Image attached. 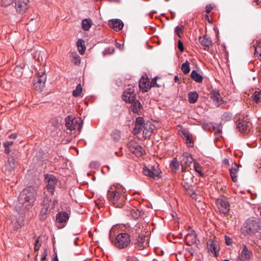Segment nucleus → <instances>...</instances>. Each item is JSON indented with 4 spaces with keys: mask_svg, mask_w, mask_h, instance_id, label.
<instances>
[{
    "mask_svg": "<svg viewBox=\"0 0 261 261\" xmlns=\"http://www.w3.org/2000/svg\"><path fill=\"white\" fill-rule=\"evenodd\" d=\"M10 148H9V147H5V152L6 153L9 154L10 153Z\"/></svg>",
    "mask_w": 261,
    "mask_h": 261,
    "instance_id": "338daca9",
    "label": "nucleus"
},
{
    "mask_svg": "<svg viewBox=\"0 0 261 261\" xmlns=\"http://www.w3.org/2000/svg\"><path fill=\"white\" fill-rule=\"evenodd\" d=\"M153 127L154 126L151 125L150 122L147 121L146 122H145L142 131H143V133L145 135V136H150L153 129Z\"/></svg>",
    "mask_w": 261,
    "mask_h": 261,
    "instance_id": "bb28decb",
    "label": "nucleus"
},
{
    "mask_svg": "<svg viewBox=\"0 0 261 261\" xmlns=\"http://www.w3.org/2000/svg\"><path fill=\"white\" fill-rule=\"evenodd\" d=\"M125 189L120 187L112 191H108V198L115 207H121L124 205L125 195Z\"/></svg>",
    "mask_w": 261,
    "mask_h": 261,
    "instance_id": "f257e3e1",
    "label": "nucleus"
},
{
    "mask_svg": "<svg viewBox=\"0 0 261 261\" xmlns=\"http://www.w3.org/2000/svg\"><path fill=\"white\" fill-rule=\"evenodd\" d=\"M33 199V192L31 188L23 190L20 194L18 200L20 204H23L28 202L31 204V200Z\"/></svg>",
    "mask_w": 261,
    "mask_h": 261,
    "instance_id": "6e6552de",
    "label": "nucleus"
},
{
    "mask_svg": "<svg viewBox=\"0 0 261 261\" xmlns=\"http://www.w3.org/2000/svg\"><path fill=\"white\" fill-rule=\"evenodd\" d=\"M130 233L132 237L141 235L146 236V231L143 224L141 223H137L133 228L130 229Z\"/></svg>",
    "mask_w": 261,
    "mask_h": 261,
    "instance_id": "ddd939ff",
    "label": "nucleus"
},
{
    "mask_svg": "<svg viewBox=\"0 0 261 261\" xmlns=\"http://www.w3.org/2000/svg\"><path fill=\"white\" fill-rule=\"evenodd\" d=\"M122 97L124 100L130 103L136 99L134 89L133 88L126 89L123 93Z\"/></svg>",
    "mask_w": 261,
    "mask_h": 261,
    "instance_id": "f3484780",
    "label": "nucleus"
},
{
    "mask_svg": "<svg viewBox=\"0 0 261 261\" xmlns=\"http://www.w3.org/2000/svg\"><path fill=\"white\" fill-rule=\"evenodd\" d=\"M188 97L189 102L194 103L197 100L198 94L196 91L190 92L188 94Z\"/></svg>",
    "mask_w": 261,
    "mask_h": 261,
    "instance_id": "c756f323",
    "label": "nucleus"
},
{
    "mask_svg": "<svg viewBox=\"0 0 261 261\" xmlns=\"http://www.w3.org/2000/svg\"><path fill=\"white\" fill-rule=\"evenodd\" d=\"M39 238H38L37 239V240H36V242H35V245L34 247V249L35 250H37L39 249V247L40 246V244H39Z\"/></svg>",
    "mask_w": 261,
    "mask_h": 261,
    "instance_id": "5fc2aeb1",
    "label": "nucleus"
},
{
    "mask_svg": "<svg viewBox=\"0 0 261 261\" xmlns=\"http://www.w3.org/2000/svg\"><path fill=\"white\" fill-rule=\"evenodd\" d=\"M199 41L201 45L205 47V49H206V47H209L213 45L211 38L206 35H204L203 37H199Z\"/></svg>",
    "mask_w": 261,
    "mask_h": 261,
    "instance_id": "4be33fe9",
    "label": "nucleus"
},
{
    "mask_svg": "<svg viewBox=\"0 0 261 261\" xmlns=\"http://www.w3.org/2000/svg\"><path fill=\"white\" fill-rule=\"evenodd\" d=\"M174 80L175 82H178L179 81L178 76L177 75H175L174 77Z\"/></svg>",
    "mask_w": 261,
    "mask_h": 261,
    "instance_id": "774afa93",
    "label": "nucleus"
},
{
    "mask_svg": "<svg viewBox=\"0 0 261 261\" xmlns=\"http://www.w3.org/2000/svg\"><path fill=\"white\" fill-rule=\"evenodd\" d=\"M127 146L129 151L137 156H141L144 152L143 148L135 141H130Z\"/></svg>",
    "mask_w": 261,
    "mask_h": 261,
    "instance_id": "1a4fd4ad",
    "label": "nucleus"
},
{
    "mask_svg": "<svg viewBox=\"0 0 261 261\" xmlns=\"http://www.w3.org/2000/svg\"><path fill=\"white\" fill-rule=\"evenodd\" d=\"M213 127L214 128V129L215 131V133H221L222 132V126L221 123H214L213 124Z\"/></svg>",
    "mask_w": 261,
    "mask_h": 261,
    "instance_id": "58836bf2",
    "label": "nucleus"
},
{
    "mask_svg": "<svg viewBox=\"0 0 261 261\" xmlns=\"http://www.w3.org/2000/svg\"><path fill=\"white\" fill-rule=\"evenodd\" d=\"M208 249L212 253H214L215 256H217V252L219 251V247L217 242L212 240H210L207 242Z\"/></svg>",
    "mask_w": 261,
    "mask_h": 261,
    "instance_id": "5701e85b",
    "label": "nucleus"
},
{
    "mask_svg": "<svg viewBox=\"0 0 261 261\" xmlns=\"http://www.w3.org/2000/svg\"><path fill=\"white\" fill-rule=\"evenodd\" d=\"M76 45L79 53L82 55L84 54L86 50L85 41L82 39H79L76 42Z\"/></svg>",
    "mask_w": 261,
    "mask_h": 261,
    "instance_id": "7c9ffc66",
    "label": "nucleus"
},
{
    "mask_svg": "<svg viewBox=\"0 0 261 261\" xmlns=\"http://www.w3.org/2000/svg\"><path fill=\"white\" fill-rule=\"evenodd\" d=\"M29 0H15V8L17 12L23 13L28 8Z\"/></svg>",
    "mask_w": 261,
    "mask_h": 261,
    "instance_id": "4468645a",
    "label": "nucleus"
},
{
    "mask_svg": "<svg viewBox=\"0 0 261 261\" xmlns=\"http://www.w3.org/2000/svg\"><path fill=\"white\" fill-rule=\"evenodd\" d=\"M82 28L85 31H88L92 25V21L91 20L84 19L82 22Z\"/></svg>",
    "mask_w": 261,
    "mask_h": 261,
    "instance_id": "2f4dec72",
    "label": "nucleus"
},
{
    "mask_svg": "<svg viewBox=\"0 0 261 261\" xmlns=\"http://www.w3.org/2000/svg\"><path fill=\"white\" fill-rule=\"evenodd\" d=\"M191 78L196 82L201 83L203 81V76L196 70H193L191 73Z\"/></svg>",
    "mask_w": 261,
    "mask_h": 261,
    "instance_id": "c85d7f7f",
    "label": "nucleus"
},
{
    "mask_svg": "<svg viewBox=\"0 0 261 261\" xmlns=\"http://www.w3.org/2000/svg\"><path fill=\"white\" fill-rule=\"evenodd\" d=\"M44 177L46 183V188L51 194H54L55 186L57 182V178L52 174H46Z\"/></svg>",
    "mask_w": 261,
    "mask_h": 261,
    "instance_id": "9d476101",
    "label": "nucleus"
},
{
    "mask_svg": "<svg viewBox=\"0 0 261 261\" xmlns=\"http://www.w3.org/2000/svg\"><path fill=\"white\" fill-rule=\"evenodd\" d=\"M116 47L119 48L120 49H122L123 45L119 43H116Z\"/></svg>",
    "mask_w": 261,
    "mask_h": 261,
    "instance_id": "69168bd1",
    "label": "nucleus"
},
{
    "mask_svg": "<svg viewBox=\"0 0 261 261\" xmlns=\"http://www.w3.org/2000/svg\"><path fill=\"white\" fill-rule=\"evenodd\" d=\"M139 87L143 92H147L150 89L149 81L146 77L142 76L139 81Z\"/></svg>",
    "mask_w": 261,
    "mask_h": 261,
    "instance_id": "6ab92c4d",
    "label": "nucleus"
},
{
    "mask_svg": "<svg viewBox=\"0 0 261 261\" xmlns=\"http://www.w3.org/2000/svg\"><path fill=\"white\" fill-rule=\"evenodd\" d=\"M260 228V221L258 219L250 218L246 220L242 227V230L245 234L252 235L257 232Z\"/></svg>",
    "mask_w": 261,
    "mask_h": 261,
    "instance_id": "f03ea898",
    "label": "nucleus"
},
{
    "mask_svg": "<svg viewBox=\"0 0 261 261\" xmlns=\"http://www.w3.org/2000/svg\"><path fill=\"white\" fill-rule=\"evenodd\" d=\"M216 204L220 213L226 214L228 213L230 205L227 201L223 199H218L216 200Z\"/></svg>",
    "mask_w": 261,
    "mask_h": 261,
    "instance_id": "9b49d317",
    "label": "nucleus"
},
{
    "mask_svg": "<svg viewBox=\"0 0 261 261\" xmlns=\"http://www.w3.org/2000/svg\"><path fill=\"white\" fill-rule=\"evenodd\" d=\"M17 153L13 152L8 156V159L5 162L4 169L6 171L10 172L13 170L17 164Z\"/></svg>",
    "mask_w": 261,
    "mask_h": 261,
    "instance_id": "0eeeda50",
    "label": "nucleus"
},
{
    "mask_svg": "<svg viewBox=\"0 0 261 261\" xmlns=\"http://www.w3.org/2000/svg\"><path fill=\"white\" fill-rule=\"evenodd\" d=\"M17 137V135L15 134H12L9 136V138L10 139H15Z\"/></svg>",
    "mask_w": 261,
    "mask_h": 261,
    "instance_id": "0e129e2a",
    "label": "nucleus"
},
{
    "mask_svg": "<svg viewBox=\"0 0 261 261\" xmlns=\"http://www.w3.org/2000/svg\"><path fill=\"white\" fill-rule=\"evenodd\" d=\"M126 261H139L136 257L134 256H129Z\"/></svg>",
    "mask_w": 261,
    "mask_h": 261,
    "instance_id": "052dcab7",
    "label": "nucleus"
},
{
    "mask_svg": "<svg viewBox=\"0 0 261 261\" xmlns=\"http://www.w3.org/2000/svg\"><path fill=\"white\" fill-rule=\"evenodd\" d=\"M190 181H185L182 183V186L187 191L191 188V186L189 183Z\"/></svg>",
    "mask_w": 261,
    "mask_h": 261,
    "instance_id": "3c124183",
    "label": "nucleus"
},
{
    "mask_svg": "<svg viewBox=\"0 0 261 261\" xmlns=\"http://www.w3.org/2000/svg\"><path fill=\"white\" fill-rule=\"evenodd\" d=\"M183 29H184V27L183 26H181L180 27H179L177 26L176 27H175V32L177 34V35L179 37H180V32L182 31Z\"/></svg>",
    "mask_w": 261,
    "mask_h": 261,
    "instance_id": "8fccbe9b",
    "label": "nucleus"
},
{
    "mask_svg": "<svg viewBox=\"0 0 261 261\" xmlns=\"http://www.w3.org/2000/svg\"><path fill=\"white\" fill-rule=\"evenodd\" d=\"M132 245L138 250L146 249L148 246V241L146 236L141 235L132 237Z\"/></svg>",
    "mask_w": 261,
    "mask_h": 261,
    "instance_id": "20e7f679",
    "label": "nucleus"
},
{
    "mask_svg": "<svg viewBox=\"0 0 261 261\" xmlns=\"http://www.w3.org/2000/svg\"><path fill=\"white\" fill-rule=\"evenodd\" d=\"M231 119V116L229 113H225L222 116V120H225V121H229Z\"/></svg>",
    "mask_w": 261,
    "mask_h": 261,
    "instance_id": "603ef678",
    "label": "nucleus"
},
{
    "mask_svg": "<svg viewBox=\"0 0 261 261\" xmlns=\"http://www.w3.org/2000/svg\"><path fill=\"white\" fill-rule=\"evenodd\" d=\"M46 80V76L44 72H38L34 80V88L37 91H41L45 87Z\"/></svg>",
    "mask_w": 261,
    "mask_h": 261,
    "instance_id": "423d86ee",
    "label": "nucleus"
},
{
    "mask_svg": "<svg viewBox=\"0 0 261 261\" xmlns=\"http://www.w3.org/2000/svg\"><path fill=\"white\" fill-rule=\"evenodd\" d=\"M111 28H113L115 31H118L121 30L123 27V22L118 19H113L109 22Z\"/></svg>",
    "mask_w": 261,
    "mask_h": 261,
    "instance_id": "412c9836",
    "label": "nucleus"
},
{
    "mask_svg": "<svg viewBox=\"0 0 261 261\" xmlns=\"http://www.w3.org/2000/svg\"><path fill=\"white\" fill-rule=\"evenodd\" d=\"M181 69L185 74H187L189 73L190 68L188 61H186L182 64Z\"/></svg>",
    "mask_w": 261,
    "mask_h": 261,
    "instance_id": "72a5a7b5",
    "label": "nucleus"
},
{
    "mask_svg": "<svg viewBox=\"0 0 261 261\" xmlns=\"http://www.w3.org/2000/svg\"><path fill=\"white\" fill-rule=\"evenodd\" d=\"M181 171L182 172H186V171H187V167H186V166L187 165L181 163Z\"/></svg>",
    "mask_w": 261,
    "mask_h": 261,
    "instance_id": "e2e57ef3",
    "label": "nucleus"
},
{
    "mask_svg": "<svg viewBox=\"0 0 261 261\" xmlns=\"http://www.w3.org/2000/svg\"><path fill=\"white\" fill-rule=\"evenodd\" d=\"M253 99L254 101L258 103L261 101V90L255 91L253 94Z\"/></svg>",
    "mask_w": 261,
    "mask_h": 261,
    "instance_id": "c9c22d12",
    "label": "nucleus"
},
{
    "mask_svg": "<svg viewBox=\"0 0 261 261\" xmlns=\"http://www.w3.org/2000/svg\"><path fill=\"white\" fill-rule=\"evenodd\" d=\"M157 78H158L157 77H154L153 79H152L151 82L150 83L149 82L150 88L151 87H160V85L156 83Z\"/></svg>",
    "mask_w": 261,
    "mask_h": 261,
    "instance_id": "c03bdc74",
    "label": "nucleus"
},
{
    "mask_svg": "<svg viewBox=\"0 0 261 261\" xmlns=\"http://www.w3.org/2000/svg\"><path fill=\"white\" fill-rule=\"evenodd\" d=\"M115 51V49L114 48V47H109L106 49H105V50L103 51V54L104 55H107V54H112L114 53Z\"/></svg>",
    "mask_w": 261,
    "mask_h": 261,
    "instance_id": "a18cd8bd",
    "label": "nucleus"
},
{
    "mask_svg": "<svg viewBox=\"0 0 261 261\" xmlns=\"http://www.w3.org/2000/svg\"><path fill=\"white\" fill-rule=\"evenodd\" d=\"M187 192L193 198H196L195 190L192 187L187 190Z\"/></svg>",
    "mask_w": 261,
    "mask_h": 261,
    "instance_id": "de8ad7c7",
    "label": "nucleus"
},
{
    "mask_svg": "<svg viewBox=\"0 0 261 261\" xmlns=\"http://www.w3.org/2000/svg\"><path fill=\"white\" fill-rule=\"evenodd\" d=\"M13 144V142L12 141H6L4 143V147H7L11 146Z\"/></svg>",
    "mask_w": 261,
    "mask_h": 261,
    "instance_id": "bf43d9fd",
    "label": "nucleus"
},
{
    "mask_svg": "<svg viewBox=\"0 0 261 261\" xmlns=\"http://www.w3.org/2000/svg\"><path fill=\"white\" fill-rule=\"evenodd\" d=\"M225 243L227 245H231V244L232 243L231 239L230 238L228 237H227V236H225Z\"/></svg>",
    "mask_w": 261,
    "mask_h": 261,
    "instance_id": "13d9d810",
    "label": "nucleus"
},
{
    "mask_svg": "<svg viewBox=\"0 0 261 261\" xmlns=\"http://www.w3.org/2000/svg\"><path fill=\"white\" fill-rule=\"evenodd\" d=\"M143 173L146 176H149L153 178L159 177V171L154 166H152L151 169L145 167L143 169Z\"/></svg>",
    "mask_w": 261,
    "mask_h": 261,
    "instance_id": "2eb2a0df",
    "label": "nucleus"
},
{
    "mask_svg": "<svg viewBox=\"0 0 261 261\" xmlns=\"http://www.w3.org/2000/svg\"><path fill=\"white\" fill-rule=\"evenodd\" d=\"M194 166L195 171H197L198 173H199L200 175H202L200 166L198 163L194 162Z\"/></svg>",
    "mask_w": 261,
    "mask_h": 261,
    "instance_id": "09e8293b",
    "label": "nucleus"
},
{
    "mask_svg": "<svg viewBox=\"0 0 261 261\" xmlns=\"http://www.w3.org/2000/svg\"><path fill=\"white\" fill-rule=\"evenodd\" d=\"M13 2V0H0V4L3 7H7Z\"/></svg>",
    "mask_w": 261,
    "mask_h": 261,
    "instance_id": "37998d69",
    "label": "nucleus"
},
{
    "mask_svg": "<svg viewBox=\"0 0 261 261\" xmlns=\"http://www.w3.org/2000/svg\"><path fill=\"white\" fill-rule=\"evenodd\" d=\"M73 62L74 63V64H79L80 63L81 60H80V58L79 55H77L76 54H73Z\"/></svg>",
    "mask_w": 261,
    "mask_h": 261,
    "instance_id": "49530a36",
    "label": "nucleus"
},
{
    "mask_svg": "<svg viewBox=\"0 0 261 261\" xmlns=\"http://www.w3.org/2000/svg\"><path fill=\"white\" fill-rule=\"evenodd\" d=\"M178 48L180 50V51H183L184 50V47L182 42L181 40H179L178 41Z\"/></svg>",
    "mask_w": 261,
    "mask_h": 261,
    "instance_id": "864d4df0",
    "label": "nucleus"
},
{
    "mask_svg": "<svg viewBox=\"0 0 261 261\" xmlns=\"http://www.w3.org/2000/svg\"><path fill=\"white\" fill-rule=\"evenodd\" d=\"M255 55L258 57H261V43H258L255 46Z\"/></svg>",
    "mask_w": 261,
    "mask_h": 261,
    "instance_id": "a19ab883",
    "label": "nucleus"
},
{
    "mask_svg": "<svg viewBox=\"0 0 261 261\" xmlns=\"http://www.w3.org/2000/svg\"><path fill=\"white\" fill-rule=\"evenodd\" d=\"M193 175L191 173L184 174L182 175L183 180L185 181H191L193 180Z\"/></svg>",
    "mask_w": 261,
    "mask_h": 261,
    "instance_id": "ea45409f",
    "label": "nucleus"
},
{
    "mask_svg": "<svg viewBox=\"0 0 261 261\" xmlns=\"http://www.w3.org/2000/svg\"><path fill=\"white\" fill-rule=\"evenodd\" d=\"M56 218L57 222L61 225L58 226V228H63L66 226L69 220V216L66 212H60L56 215Z\"/></svg>",
    "mask_w": 261,
    "mask_h": 261,
    "instance_id": "f8f14e48",
    "label": "nucleus"
},
{
    "mask_svg": "<svg viewBox=\"0 0 261 261\" xmlns=\"http://www.w3.org/2000/svg\"><path fill=\"white\" fill-rule=\"evenodd\" d=\"M205 9L206 13H209L213 9V6L211 4L207 5L206 6Z\"/></svg>",
    "mask_w": 261,
    "mask_h": 261,
    "instance_id": "4d7b16f0",
    "label": "nucleus"
},
{
    "mask_svg": "<svg viewBox=\"0 0 261 261\" xmlns=\"http://www.w3.org/2000/svg\"><path fill=\"white\" fill-rule=\"evenodd\" d=\"M129 213L127 215H130L134 218L137 219L140 215V212L137 209H130Z\"/></svg>",
    "mask_w": 261,
    "mask_h": 261,
    "instance_id": "e433bc0d",
    "label": "nucleus"
},
{
    "mask_svg": "<svg viewBox=\"0 0 261 261\" xmlns=\"http://www.w3.org/2000/svg\"><path fill=\"white\" fill-rule=\"evenodd\" d=\"M196 234L194 231H192L190 233H188L185 236V240L187 244L190 245L196 243Z\"/></svg>",
    "mask_w": 261,
    "mask_h": 261,
    "instance_id": "a878e982",
    "label": "nucleus"
},
{
    "mask_svg": "<svg viewBox=\"0 0 261 261\" xmlns=\"http://www.w3.org/2000/svg\"><path fill=\"white\" fill-rule=\"evenodd\" d=\"M239 130L242 133H246L249 127V123L244 120L239 121L237 124Z\"/></svg>",
    "mask_w": 261,
    "mask_h": 261,
    "instance_id": "cd10ccee",
    "label": "nucleus"
},
{
    "mask_svg": "<svg viewBox=\"0 0 261 261\" xmlns=\"http://www.w3.org/2000/svg\"><path fill=\"white\" fill-rule=\"evenodd\" d=\"M65 126L68 129L72 130L77 128L79 132H81L83 125V121L79 122L78 120L73 116H68L65 118Z\"/></svg>",
    "mask_w": 261,
    "mask_h": 261,
    "instance_id": "39448f33",
    "label": "nucleus"
},
{
    "mask_svg": "<svg viewBox=\"0 0 261 261\" xmlns=\"http://www.w3.org/2000/svg\"><path fill=\"white\" fill-rule=\"evenodd\" d=\"M183 135L187 139V143L188 144L189 146L192 147L193 146V143L190 139L189 134L187 132H185L183 133Z\"/></svg>",
    "mask_w": 261,
    "mask_h": 261,
    "instance_id": "79ce46f5",
    "label": "nucleus"
},
{
    "mask_svg": "<svg viewBox=\"0 0 261 261\" xmlns=\"http://www.w3.org/2000/svg\"><path fill=\"white\" fill-rule=\"evenodd\" d=\"M211 98L213 99L215 105L219 107L225 105L226 103L224 101L219 93L217 91H212L211 93Z\"/></svg>",
    "mask_w": 261,
    "mask_h": 261,
    "instance_id": "dca6fc26",
    "label": "nucleus"
},
{
    "mask_svg": "<svg viewBox=\"0 0 261 261\" xmlns=\"http://www.w3.org/2000/svg\"><path fill=\"white\" fill-rule=\"evenodd\" d=\"M82 91V87L80 84H79L76 89L73 91L72 94L74 96L77 97L81 95Z\"/></svg>",
    "mask_w": 261,
    "mask_h": 261,
    "instance_id": "4c0bfd02",
    "label": "nucleus"
},
{
    "mask_svg": "<svg viewBox=\"0 0 261 261\" xmlns=\"http://www.w3.org/2000/svg\"><path fill=\"white\" fill-rule=\"evenodd\" d=\"M131 103L130 109L134 113H137L141 111L142 106L140 103V101L138 100L135 99L132 102H130Z\"/></svg>",
    "mask_w": 261,
    "mask_h": 261,
    "instance_id": "393cba45",
    "label": "nucleus"
},
{
    "mask_svg": "<svg viewBox=\"0 0 261 261\" xmlns=\"http://www.w3.org/2000/svg\"><path fill=\"white\" fill-rule=\"evenodd\" d=\"M114 138L116 140H119L120 138V132L119 131H116L112 135Z\"/></svg>",
    "mask_w": 261,
    "mask_h": 261,
    "instance_id": "6e6d98bb",
    "label": "nucleus"
},
{
    "mask_svg": "<svg viewBox=\"0 0 261 261\" xmlns=\"http://www.w3.org/2000/svg\"><path fill=\"white\" fill-rule=\"evenodd\" d=\"M202 128L204 129V130H209L210 128V126L207 123H204L202 124Z\"/></svg>",
    "mask_w": 261,
    "mask_h": 261,
    "instance_id": "680f3d73",
    "label": "nucleus"
},
{
    "mask_svg": "<svg viewBox=\"0 0 261 261\" xmlns=\"http://www.w3.org/2000/svg\"><path fill=\"white\" fill-rule=\"evenodd\" d=\"M130 242V235L126 232H122L117 236L115 245L117 248L123 249L127 247Z\"/></svg>",
    "mask_w": 261,
    "mask_h": 261,
    "instance_id": "7ed1b4c3",
    "label": "nucleus"
},
{
    "mask_svg": "<svg viewBox=\"0 0 261 261\" xmlns=\"http://www.w3.org/2000/svg\"><path fill=\"white\" fill-rule=\"evenodd\" d=\"M238 169L237 168H232L229 169V172L230 176L231 177L232 180L234 182H236L237 181V173Z\"/></svg>",
    "mask_w": 261,
    "mask_h": 261,
    "instance_id": "f704fd0d",
    "label": "nucleus"
},
{
    "mask_svg": "<svg viewBox=\"0 0 261 261\" xmlns=\"http://www.w3.org/2000/svg\"><path fill=\"white\" fill-rule=\"evenodd\" d=\"M252 255V252L248 250L246 245H243V249L239 255L238 258L240 261L249 260Z\"/></svg>",
    "mask_w": 261,
    "mask_h": 261,
    "instance_id": "a211bd4d",
    "label": "nucleus"
},
{
    "mask_svg": "<svg viewBox=\"0 0 261 261\" xmlns=\"http://www.w3.org/2000/svg\"><path fill=\"white\" fill-rule=\"evenodd\" d=\"M144 123L145 121L143 117H139L136 119L134 129L135 134H139L143 130Z\"/></svg>",
    "mask_w": 261,
    "mask_h": 261,
    "instance_id": "aec40b11",
    "label": "nucleus"
},
{
    "mask_svg": "<svg viewBox=\"0 0 261 261\" xmlns=\"http://www.w3.org/2000/svg\"><path fill=\"white\" fill-rule=\"evenodd\" d=\"M179 166V164L177 159L176 158H174L170 164L171 170L176 172L178 170Z\"/></svg>",
    "mask_w": 261,
    "mask_h": 261,
    "instance_id": "473e14b6",
    "label": "nucleus"
},
{
    "mask_svg": "<svg viewBox=\"0 0 261 261\" xmlns=\"http://www.w3.org/2000/svg\"><path fill=\"white\" fill-rule=\"evenodd\" d=\"M194 160L192 155L188 152H184L182 155L181 163L189 166L193 162Z\"/></svg>",
    "mask_w": 261,
    "mask_h": 261,
    "instance_id": "b1692460",
    "label": "nucleus"
}]
</instances>
